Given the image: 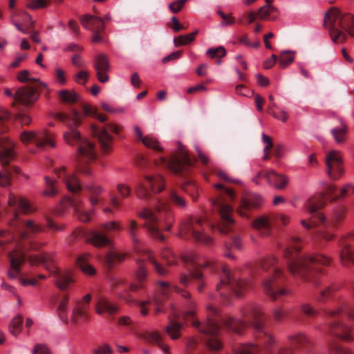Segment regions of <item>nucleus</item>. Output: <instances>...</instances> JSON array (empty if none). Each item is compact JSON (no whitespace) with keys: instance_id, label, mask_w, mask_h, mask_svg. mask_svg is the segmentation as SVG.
I'll list each match as a JSON object with an SVG mask.
<instances>
[{"instance_id":"nucleus-1","label":"nucleus","mask_w":354,"mask_h":354,"mask_svg":"<svg viewBox=\"0 0 354 354\" xmlns=\"http://www.w3.org/2000/svg\"><path fill=\"white\" fill-rule=\"evenodd\" d=\"M187 309L183 313V318L191 322L192 326L198 332L207 337L205 345L211 351H218L222 348V343L218 336L223 329L241 335L247 328L248 323L254 328L257 344H239L233 348L234 354H293V348L290 346L278 345L274 335L270 333L263 321V312L261 308L250 304L241 309V314L245 321L226 315L223 316L214 306H207L208 314L204 323L195 319L196 304L189 300Z\"/></svg>"},{"instance_id":"nucleus-2","label":"nucleus","mask_w":354,"mask_h":354,"mask_svg":"<svg viewBox=\"0 0 354 354\" xmlns=\"http://www.w3.org/2000/svg\"><path fill=\"white\" fill-rule=\"evenodd\" d=\"M183 261L186 264L189 274L181 273L179 277L180 283L187 287L192 280L196 284L197 290L202 292L206 286L204 277L201 272V268L210 266L213 270H221V281L216 285V290L222 297L227 298L230 295L241 296L242 293L252 287L250 281L241 277L239 271L232 272L228 267L223 263L207 261L201 262L199 257L191 253L182 257Z\"/></svg>"},{"instance_id":"nucleus-3","label":"nucleus","mask_w":354,"mask_h":354,"mask_svg":"<svg viewBox=\"0 0 354 354\" xmlns=\"http://www.w3.org/2000/svg\"><path fill=\"white\" fill-rule=\"evenodd\" d=\"M124 229L133 243L135 251L138 256L136 259L138 266V270L136 272V283L128 284L124 279L118 278L113 281L112 287L120 299L124 300L128 304H131L134 300L129 295V292H136L145 287V281L147 277V272L143 263L145 260H148L151 263L156 272L160 276L166 275L168 271L153 259L149 251L142 249L138 246L140 243V229L138 223L136 220L129 219L127 221Z\"/></svg>"},{"instance_id":"nucleus-4","label":"nucleus","mask_w":354,"mask_h":354,"mask_svg":"<svg viewBox=\"0 0 354 354\" xmlns=\"http://www.w3.org/2000/svg\"><path fill=\"white\" fill-rule=\"evenodd\" d=\"M55 117L68 128V131L64 133L65 142L77 147V170L82 174L91 175V171L88 164L95 158L96 150L94 145L82 137L76 129L82 122V114L77 109L71 108L69 113H57Z\"/></svg>"},{"instance_id":"nucleus-5","label":"nucleus","mask_w":354,"mask_h":354,"mask_svg":"<svg viewBox=\"0 0 354 354\" xmlns=\"http://www.w3.org/2000/svg\"><path fill=\"white\" fill-rule=\"evenodd\" d=\"M298 238L292 239L290 245L284 250V256L287 259V264L290 273L297 275L304 280L312 282L315 286H318L319 281L316 274L322 272L321 266H328L330 259L322 254L299 257L298 252L300 247Z\"/></svg>"},{"instance_id":"nucleus-6","label":"nucleus","mask_w":354,"mask_h":354,"mask_svg":"<svg viewBox=\"0 0 354 354\" xmlns=\"http://www.w3.org/2000/svg\"><path fill=\"white\" fill-rule=\"evenodd\" d=\"M196 161V159L190 158L183 145L178 142L177 150L169 159L160 156L158 160H155V164L169 169L174 174L183 178L184 180L180 184L182 189L192 198L194 201H196L198 198V188L194 180L189 177Z\"/></svg>"},{"instance_id":"nucleus-7","label":"nucleus","mask_w":354,"mask_h":354,"mask_svg":"<svg viewBox=\"0 0 354 354\" xmlns=\"http://www.w3.org/2000/svg\"><path fill=\"white\" fill-rule=\"evenodd\" d=\"M137 215L145 220L142 227L147 230L149 234L160 241L165 239L162 230H169L174 221L171 205L162 200L158 201L155 211L144 207L137 213Z\"/></svg>"},{"instance_id":"nucleus-8","label":"nucleus","mask_w":354,"mask_h":354,"mask_svg":"<svg viewBox=\"0 0 354 354\" xmlns=\"http://www.w3.org/2000/svg\"><path fill=\"white\" fill-rule=\"evenodd\" d=\"M326 323L324 333L330 337H336L346 342L354 341V335L351 326L342 322L339 317L345 315L351 320H354V306L346 302H342L333 309H326L324 311Z\"/></svg>"},{"instance_id":"nucleus-9","label":"nucleus","mask_w":354,"mask_h":354,"mask_svg":"<svg viewBox=\"0 0 354 354\" xmlns=\"http://www.w3.org/2000/svg\"><path fill=\"white\" fill-rule=\"evenodd\" d=\"M8 204L9 207L8 214L10 216L9 224L17 231L21 239H28L31 237L32 234L44 232L45 228L43 225L31 220L24 221L19 218V211L24 214H28L32 211L29 203L25 198L10 193Z\"/></svg>"},{"instance_id":"nucleus-10","label":"nucleus","mask_w":354,"mask_h":354,"mask_svg":"<svg viewBox=\"0 0 354 354\" xmlns=\"http://www.w3.org/2000/svg\"><path fill=\"white\" fill-rule=\"evenodd\" d=\"M277 259L270 256L261 261V268L267 273L262 282L264 294L272 301H276L283 296L290 295V290L283 286L286 280L283 272L277 265Z\"/></svg>"},{"instance_id":"nucleus-11","label":"nucleus","mask_w":354,"mask_h":354,"mask_svg":"<svg viewBox=\"0 0 354 354\" xmlns=\"http://www.w3.org/2000/svg\"><path fill=\"white\" fill-rule=\"evenodd\" d=\"M218 193L217 198L212 200V205L217 212L219 221L216 224H210L212 228L217 229L221 233L227 234L232 232L234 221L232 218L233 208L229 204L235 198L233 189L224 187L222 184L215 185Z\"/></svg>"},{"instance_id":"nucleus-12","label":"nucleus","mask_w":354,"mask_h":354,"mask_svg":"<svg viewBox=\"0 0 354 354\" xmlns=\"http://www.w3.org/2000/svg\"><path fill=\"white\" fill-rule=\"evenodd\" d=\"M324 26L329 31L334 43L346 41L348 33L354 37V17L348 13L343 14L336 8H330L325 15Z\"/></svg>"},{"instance_id":"nucleus-13","label":"nucleus","mask_w":354,"mask_h":354,"mask_svg":"<svg viewBox=\"0 0 354 354\" xmlns=\"http://www.w3.org/2000/svg\"><path fill=\"white\" fill-rule=\"evenodd\" d=\"M31 266L43 265L55 278L56 286L62 290H66L73 281L69 272H61L55 266L51 254L43 252L40 256L30 254L28 257Z\"/></svg>"},{"instance_id":"nucleus-14","label":"nucleus","mask_w":354,"mask_h":354,"mask_svg":"<svg viewBox=\"0 0 354 354\" xmlns=\"http://www.w3.org/2000/svg\"><path fill=\"white\" fill-rule=\"evenodd\" d=\"M165 187V179L161 175H147L142 182L137 184L135 192L138 198L149 200L151 198L153 194L161 192Z\"/></svg>"},{"instance_id":"nucleus-15","label":"nucleus","mask_w":354,"mask_h":354,"mask_svg":"<svg viewBox=\"0 0 354 354\" xmlns=\"http://www.w3.org/2000/svg\"><path fill=\"white\" fill-rule=\"evenodd\" d=\"M203 230L202 218L190 217L182 224L180 236L184 239H192L196 242L208 245L212 242V239L204 234Z\"/></svg>"},{"instance_id":"nucleus-16","label":"nucleus","mask_w":354,"mask_h":354,"mask_svg":"<svg viewBox=\"0 0 354 354\" xmlns=\"http://www.w3.org/2000/svg\"><path fill=\"white\" fill-rule=\"evenodd\" d=\"M122 230L120 222L110 221L102 224L98 230L88 232L86 235V241L94 246L102 248L109 245L111 243V239L106 233Z\"/></svg>"},{"instance_id":"nucleus-17","label":"nucleus","mask_w":354,"mask_h":354,"mask_svg":"<svg viewBox=\"0 0 354 354\" xmlns=\"http://www.w3.org/2000/svg\"><path fill=\"white\" fill-rule=\"evenodd\" d=\"M120 130V127L113 123L106 124L102 127L95 124L91 126V133L97 138L103 152H108L110 150L113 142V137L109 134V131L118 133Z\"/></svg>"},{"instance_id":"nucleus-18","label":"nucleus","mask_w":354,"mask_h":354,"mask_svg":"<svg viewBox=\"0 0 354 354\" xmlns=\"http://www.w3.org/2000/svg\"><path fill=\"white\" fill-rule=\"evenodd\" d=\"M45 88L46 85L42 82H38V85L19 88L15 93V101L12 103V106H15L17 102L26 106L33 104L39 98V92Z\"/></svg>"},{"instance_id":"nucleus-19","label":"nucleus","mask_w":354,"mask_h":354,"mask_svg":"<svg viewBox=\"0 0 354 354\" xmlns=\"http://www.w3.org/2000/svg\"><path fill=\"white\" fill-rule=\"evenodd\" d=\"M158 286L159 295L154 296L153 301L156 306V313H159L163 311L162 307L160 305L166 298H167L171 290H174L176 293L180 295L185 299L191 298V294L189 292L178 287L176 285H171L168 282L159 281Z\"/></svg>"},{"instance_id":"nucleus-20","label":"nucleus","mask_w":354,"mask_h":354,"mask_svg":"<svg viewBox=\"0 0 354 354\" xmlns=\"http://www.w3.org/2000/svg\"><path fill=\"white\" fill-rule=\"evenodd\" d=\"M91 295L86 294L81 299H77L72 309L71 320L74 324L87 322L90 319V302Z\"/></svg>"},{"instance_id":"nucleus-21","label":"nucleus","mask_w":354,"mask_h":354,"mask_svg":"<svg viewBox=\"0 0 354 354\" xmlns=\"http://www.w3.org/2000/svg\"><path fill=\"white\" fill-rule=\"evenodd\" d=\"M289 222V217L284 214H276L272 217L261 216L252 222L253 227L263 236L270 234L273 224L278 225L281 223L286 225Z\"/></svg>"},{"instance_id":"nucleus-22","label":"nucleus","mask_w":354,"mask_h":354,"mask_svg":"<svg viewBox=\"0 0 354 354\" xmlns=\"http://www.w3.org/2000/svg\"><path fill=\"white\" fill-rule=\"evenodd\" d=\"M325 203L320 198L310 199L306 204V209L308 213L312 215V217L309 223L305 220H301V225L307 229H310L319 224L324 223L325 216L318 212V209L323 207Z\"/></svg>"},{"instance_id":"nucleus-23","label":"nucleus","mask_w":354,"mask_h":354,"mask_svg":"<svg viewBox=\"0 0 354 354\" xmlns=\"http://www.w3.org/2000/svg\"><path fill=\"white\" fill-rule=\"evenodd\" d=\"M326 165L328 176L334 180L339 179L344 174L342 160L338 151L332 150L326 156Z\"/></svg>"},{"instance_id":"nucleus-24","label":"nucleus","mask_w":354,"mask_h":354,"mask_svg":"<svg viewBox=\"0 0 354 354\" xmlns=\"http://www.w3.org/2000/svg\"><path fill=\"white\" fill-rule=\"evenodd\" d=\"M342 248L339 259L343 266H354V232L343 236L339 241Z\"/></svg>"},{"instance_id":"nucleus-25","label":"nucleus","mask_w":354,"mask_h":354,"mask_svg":"<svg viewBox=\"0 0 354 354\" xmlns=\"http://www.w3.org/2000/svg\"><path fill=\"white\" fill-rule=\"evenodd\" d=\"M22 142H33L39 148L46 146L55 147L51 136L46 131L41 132L24 131L20 135Z\"/></svg>"},{"instance_id":"nucleus-26","label":"nucleus","mask_w":354,"mask_h":354,"mask_svg":"<svg viewBox=\"0 0 354 354\" xmlns=\"http://www.w3.org/2000/svg\"><path fill=\"white\" fill-rule=\"evenodd\" d=\"M55 171L58 178L65 183L67 189L71 194H78L82 191L81 183L75 174H68L64 166L61 167L59 169H56Z\"/></svg>"},{"instance_id":"nucleus-27","label":"nucleus","mask_w":354,"mask_h":354,"mask_svg":"<svg viewBox=\"0 0 354 354\" xmlns=\"http://www.w3.org/2000/svg\"><path fill=\"white\" fill-rule=\"evenodd\" d=\"M10 261V269L8 271V277L10 279H15L21 272V265L26 259L25 254L20 250L15 249L8 254Z\"/></svg>"},{"instance_id":"nucleus-28","label":"nucleus","mask_w":354,"mask_h":354,"mask_svg":"<svg viewBox=\"0 0 354 354\" xmlns=\"http://www.w3.org/2000/svg\"><path fill=\"white\" fill-rule=\"evenodd\" d=\"M93 66L97 72V80L102 83L107 82L109 76L106 73L110 68L108 57L104 54L97 55L95 57Z\"/></svg>"},{"instance_id":"nucleus-29","label":"nucleus","mask_w":354,"mask_h":354,"mask_svg":"<svg viewBox=\"0 0 354 354\" xmlns=\"http://www.w3.org/2000/svg\"><path fill=\"white\" fill-rule=\"evenodd\" d=\"M261 198L254 194H249L242 198L238 207V213L243 217H248V212L260 205Z\"/></svg>"},{"instance_id":"nucleus-30","label":"nucleus","mask_w":354,"mask_h":354,"mask_svg":"<svg viewBox=\"0 0 354 354\" xmlns=\"http://www.w3.org/2000/svg\"><path fill=\"white\" fill-rule=\"evenodd\" d=\"M95 309L98 315L106 313L111 317H114L119 311V307L116 304H113L102 295L98 297Z\"/></svg>"},{"instance_id":"nucleus-31","label":"nucleus","mask_w":354,"mask_h":354,"mask_svg":"<svg viewBox=\"0 0 354 354\" xmlns=\"http://www.w3.org/2000/svg\"><path fill=\"white\" fill-rule=\"evenodd\" d=\"M14 144L6 137L0 138V164L5 167L13 159Z\"/></svg>"},{"instance_id":"nucleus-32","label":"nucleus","mask_w":354,"mask_h":354,"mask_svg":"<svg viewBox=\"0 0 354 354\" xmlns=\"http://www.w3.org/2000/svg\"><path fill=\"white\" fill-rule=\"evenodd\" d=\"M82 25L93 32H101L104 30L103 19L95 16L86 15L80 18Z\"/></svg>"},{"instance_id":"nucleus-33","label":"nucleus","mask_w":354,"mask_h":354,"mask_svg":"<svg viewBox=\"0 0 354 354\" xmlns=\"http://www.w3.org/2000/svg\"><path fill=\"white\" fill-rule=\"evenodd\" d=\"M326 193L332 201L344 199L354 194V185L346 184L339 189V192L335 185H328Z\"/></svg>"},{"instance_id":"nucleus-34","label":"nucleus","mask_w":354,"mask_h":354,"mask_svg":"<svg viewBox=\"0 0 354 354\" xmlns=\"http://www.w3.org/2000/svg\"><path fill=\"white\" fill-rule=\"evenodd\" d=\"M65 200L68 205L73 207L75 214L81 221L88 222L91 220V212L84 210L82 203L78 197H66Z\"/></svg>"},{"instance_id":"nucleus-35","label":"nucleus","mask_w":354,"mask_h":354,"mask_svg":"<svg viewBox=\"0 0 354 354\" xmlns=\"http://www.w3.org/2000/svg\"><path fill=\"white\" fill-rule=\"evenodd\" d=\"M134 133L137 139L142 142V143L147 147L153 149L154 151L161 152L162 148L160 146L158 140L152 136H143L140 128L136 125L133 127Z\"/></svg>"},{"instance_id":"nucleus-36","label":"nucleus","mask_w":354,"mask_h":354,"mask_svg":"<svg viewBox=\"0 0 354 354\" xmlns=\"http://www.w3.org/2000/svg\"><path fill=\"white\" fill-rule=\"evenodd\" d=\"M264 176L268 184L277 189H284L288 183V180L286 176L278 174L274 171L265 172Z\"/></svg>"},{"instance_id":"nucleus-37","label":"nucleus","mask_w":354,"mask_h":354,"mask_svg":"<svg viewBox=\"0 0 354 354\" xmlns=\"http://www.w3.org/2000/svg\"><path fill=\"white\" fill-rule=\"evenodd\" d=\"M21 15H24L26 19H24V21H28L29 24L27 26V29L30 30L33 28L35 24V21L32 19L31 16L26 11H14L10 15V20L12 24L17 28L18 30L23 33H26V30L22 28L20 24L16 22L14 19L15 17H20Z\"/></svg>"},{"instance_id":"nucleus-38","label":"nucleus","mask_w":354,"mask_h":354,"mask_svg":"<svg viewBox=\"0 0 354 354\" xmlns=\"http://www.w3.org/2000/svg\"><path fill=\"white\" fill-rule=\"evenodd\" d=\"M143 339L149 343H156L162 350L165 354H170L169 346L163 344L161 335L156 332H147L143 335Z\"/></svg>"},{"instance_id":"nucleus-39","label":"nucleus","mask_w":354,"mask_h":354,"mask_svg":"<svg viewBox=\"0 0 354 354\" xmlns=\"http://www.w3.org/2000/svg\"><path fill=\"white\" fill-rule=\"evenodd\" d=\"M69 297L68 295H64L56 309V313L59 319L65 324L67 325L68 324V304Z\"/></svg>"},{"instance_id":"nucleus-40","label":"nucleus","mask_w":354,"mask_h":354,"mask_svg":"<svg viewBox=\"0 0 354 354\" xmlns=\"http://www.w3.org/2000/svg\"><path fill=\"white\" fill-rule=\"evenodd\" d=\"M182 328L183 323L169 318V324L166 326L165 331L172 339H177L180 337Z\"/></svg>"},{"instance_id":"nucleus-41","label":"nucleus","mask_w":354,"mask_h":354,"mask_svg":"<svg viewBox=\"0 0 354 354\" xmlns=\"http://www.w3.org/2000/svg\"><path fill=\"white\" fill-rule=\"evenodd\" d=\"M242 244L239 236L234 235L231 237L230 242H225V251L224 255L230 259H234L235 257L230 252L232 249L239 250L241 249Z\"/></svg>"},{"instance_id":"nucleus-42","label":"nucleus","mask_w":354,"mask_h":354,"mask_svg":"<svg viewBox=\"0 0 354 354\" xmlns=\"http://www.w3.org/2000/svg\"><path fill=\"white\" fill-rule=\"evenodd\" d=\"M347 132L348 128L345 124H342L339 127H335L330 130V133L338 144H342L346 141Z\"/></svg>"},{"instance_id":"nucleus-43","label":"nucleus","mask_w":354,"mask_h":354,"mask_svg":"<svg viewBox=\"0 0 354 354\" xmlns=\"http://www.w3.org/2000/svg\"><path fill=\"white\" fill-rule=\"evenodd\" d=\"M20 168L18 167H11L6 168L3 173L0 172V186L6 187L10 185V178L14 174H19Z\"/></svg>"},{"instance_id":"nucleus-44","label":"nucleus","mask_w":354,"mask_h":354,"mask_svg":"<svg viewBox=\"0 0 354 354\" xmlns=\"http://www.w3.org/2000/svg\"><path fill=\"white\" fill-rule=\"evenodd\" d=\"M88 254H83L79 256L77 259V264L82 272L87 274L93 275L95 273V271L94 268L88 263Z\"/></svg>"},{"instance_id":"nucleus-45","label":"nucleus","mask_w":354,"mask_h":354,"mask_svg":"<svg viewBox=\"0 0 354 354\" xmlns=\"http://www.w3.org/2000/svg\"><path fill=\"white\" fill-rule=\"evenodd\" d=\"M59 97L62 102L68 104L76 103L79 99L78 95L75 91L66 89L60 90L59 91Z\"/></svg>"},{"instance_id":"nucleus-46","label":"nucleus","mask_w":354,"mask_h":354,"mask_svg":"<svg viewBox=\"0 0 354 354\" xmlns=\"http://www.w3.org/2000/svg\"><path fill=\"white\" fill-rule=\"evenodd\" d=\"M125 254L115 251H111L105 257V262L109 268H111L115 264L124 261Z\"/></svg>"},{"instance_id":"nucleus-47","label":"nucleus","mask_w":354,"mask_h":354,"mask_svg":"<svg viewBox=\"0 0 354 354\" xmlns=\"http://www.w3.org/2000/svg\"><path fill=\"white\" fill-rule=\"evenodd\" d=\"M198 30H196L186 35H179L174 38V44L176 47L187 45L194 41L195 37L198 35Z\"/></svg>"},{"instance_id":"nucleus-48","label":"nucleus","mask_w":354,"mask_h":354,"mask_svg":"<svg viewBox=\"0 0 354 354\" xmlns=\"http://www.w3.org/2000/svg\"><path fill=\"white\" fill-rule=\"evenodd\" d=\"M169 196L171 201L176 207L182 209H186L187 206V201L176 190L171 189L169 192Z\"/></svg>"},{"instance_id":"nucleus-49","label":"nucleus","mask_w":354,"mask_h":354,"mask_svg":"<svg viewBox=\"0 0 354 354\" xmlns=\"http://www.w3.org/2000/svg\"><path fill=\"white\" fill-rule=\"evenodd\" d=\"M23 321V317L21 315H17L11 320L9 325V330L12 335L17 337L21 333Z\"/></svg>"},{"instance_id":"nucleus-50","label":"nucleus","mask_w":354,"mask_h":354,"mask_svg":"<svg viewBox=\"0 0 354 354\" xmlns=\"http://www.w3.org/2000/svg\"><path fill=\"white\" fill-rule=\"evenodd\" d=\"M45 182L46 188L44 191V194L47 196H53L58 192L56 184L57 181L50 177H45Z\"/></svg>"},{"instance_id":"nucleus-51","label":"nucleus","mask_w":354,"mask_h":354,"mask_svg":"<svg viewBox=\"0 0 354 354\" xmlns=\"http://www.w3.org/2000/svg\"><path fill=\"white\" fill-rule=\"evenodd\" d=\"M81 108L84 112V115L86 116H93L102 122L106 120V118L104 115L99 114L97 110L90 105L82 104Z\"/></svg>"},{"instance_id":"nucleus-52","label":"nucleus","mask_w":354,"mask_h":354,"mask_svg":"<svg viewBox=\"0 0 354 354\" xmlns=\"http://www.w3.org/2000/svg\"><path fill=\"white\" fill-rule=\"evenodd\" d=\"M257 14L253 10L243 13L238 19L240 24L248 26L255 21L257 19Z\"/></svg>"},{"instance_id":"nucleus-53","label":"nucleus","mask_w":354,"mask_h":354,"mask_svg":"<svg viewBox=\"0 0 354 354\" xmlns=\"http://www.w3.org/2000/svg\"><path fill=\"white\" fill-rule=\"evenodd\" d=\"M86 189L91 194V196L89 201L93 206L96 205L99 203V200L97 198L102 191V188L100 186L95 185H89L86 186Z\"/></svg>"},{"instance_id":"nucleus-54","label":"nucleus","mask_w":354,"mask_h":354,"mask_svg":"<svg viewBox=\"0 0 354 354\" xmlns=\"http://www.w3.org/2000/svg\"><path fill=\"white\" fill-rule=\"evenodd\" d=\"M276 10L277 9L272 5L263 6L258 10L257 12V17L261 20L268 19L272 13Z\"/></svg>"},{"instance_id":"nucleus-55","label":"nucleus","mask_w":354,"mask_h":354,"mask_svg":"<svg viewBox=\"0 0 354 354\" xmlns=\"http://www.w3.org/2000/svg\"><path fill=\"white\" fill-rule=\"evenodd\" d=\"M50 0H26V6L31 10L45 8Z\"/></svg>"},{"instance_id":"nucleus-56","label":"nucleus","mask_w":354,"mask_h":354,"mask_svg":"<svg viewBox=\"0 0 354 354\" xmlns=\"http://www.w3.org/2000/svg\"><path fill=\"white\" fill-rule=\"evenodd\" d=\"M295 57L291 51H283L279 57V66L285 68L294 61Z\"/></svg>"},{"instance_id":"nucleus-57","label":"nucleus","mask_w":354,"mask_h":354,"mask_svg":"<svg viewBox=\"0 0 354 354\" xmlns=\"http://www.w3.org/2000/svg\"><path fill=\"white\" fill-rule=\"evenodd\" d=\"M328 348L330 352L335 354H352L349 349L344 348L337 342L328 341Z\"/></svg>"},{"instance_id":"nucleus-58","label":"nucleus","mask_w":354,"mask_h":354,"mask_svg":"<svg viewBox=\"0 0 354 354\" xmlns=\"http://www.w3.org/2000/svg\"><path fill=\"white\" fill-rule=\"evenodd\" d=\"M206 55L212 59L222 58L226 55V50L223 46L210 48L206 51Z\"/></svg>"},{"instance_id":"nucleus-59","label":"nucleus","mask_w":354,"mask_h":354,"mask_svg":"<svg viewBox=\"0 0 354 354\" xmlns=\"http://www.w3.org/2000/svg\"><path fill=\"white\" fill-rule=\"evenodd\" d=\"M14 240L13 234L8 230H0V247L5 248Z\"/></svg>"},{"instance_id":"nucleus-60","label":"nucleus","mask_w":354,"mask_h":354,"mask_svg":"<svg viewBox=\"0 0 354 354\" xmlns=\"http://www.w3.org/2000/svg\"><path fill=\"white\" fill-rule=\"evenodd\" d=\"M336 291V289L333 286H327L324 289L320 290L319 295L317 297V299L319 302L324 303L329 298L332 294Z\"/></svg>"},{"instance_id":"nucleus-61","label":"nucleus","mask_w":354,"mask_h":354,"mask_svg":"<svg viewBox=\"0 0 354 354\" xmlns=\"http://www.w3.org/2000/svg\"><path fill=\"white\" fill-rule=\"evenodd\" d=\"M17 80L21 82H30L33 85H38V82H39L37 79L31 78L30 73L27 70L21 71L17 75Z\"/></svg>"},{"instance_id":"nucleus-62","label":"nucleus","mask_w":354,"mask_h":354,"mask_svg":"<svg viewBox=\"0 0 354 354\" xmlns=\"http://www.w3.org/2000/svg\"><path fill=\"white\" fill-rule=\"evenodd\" d=\"M272 315L277 323H281L287 317L288 312L281 307H276L272 310Z\"/></svg>"},{"instance_id":"nucleus-63","label":"nucleus","mask_w":354,"mask_h":354,"mask_svg":"<svg viewBox=\"0 0 354 354\" xmlns=\"http://www.w3.org/2000/svg\"><path fill=\"white\" fill-rule=\"evenodd\" d=\"M162 257L169 266L174 265L176 261L175 256L169 248H165L162 250Z\"/></svg>"},{"instance_id":"nucleus-64","label":"nucleus","mask_w":354,"mask_h":354,"mask_svg":"<svg viewBox=\"0 0 354 354\" xmlns=\"http://www.w3.org/2000/svg\"><path fill=\"white\" fill-rule=\"evenodd\" d=\"M346 212V209L344 207H339L337 209L333 214L332 223L333 225H337L340 222L344 217Z\"/></svg>"}]
</instances>
